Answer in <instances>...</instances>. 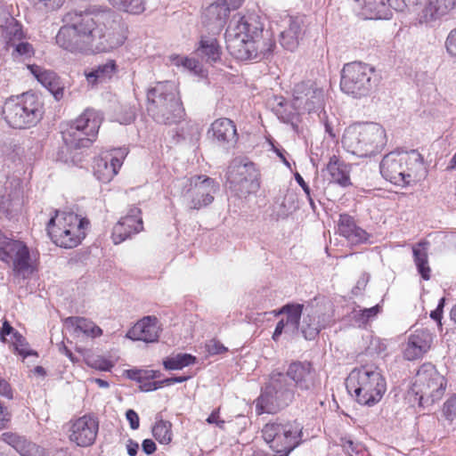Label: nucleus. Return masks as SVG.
<instances>
[{
    "instance_id": "16",
    "label": "nucleus",
    "mask_w": 456,
    "mask_h": 456,
    "mask_svg": "<svg viewBox=\"0 0 456 456\" xmlns=\"http://www.w3.org/2000/svg\"><path fill=\"white\" fill-rule=\"evenodd\" d=\"M333 322L332 305L324 298H314L305 307L300 331L305 339L313 340Z\"/></svg>"
},
{
    "instance_id": "31",
    "label": "nucleus",
    "mask_w": 456,
    "mask_h": 456,
    "mask_svg": "<svg viewBox=\"0 0 456 456\" xmlns=\"http://www.w3.org/2000/svg\"><path fill=\"white\" fill-rule=\"evenodd\" d=\"M284 22L286 27L280 34V43L284 49L293 52L302 36L303 21L299 18L289 17Z\"/></svg>"
},
{
    "instance_id": "55",
    "label": "nucleus",
    "mask_w": 456,
    "mask_h": 456,
    "mask_svg": "<svg viewBox=\"0 0 456 456\" xmlns=\"http://www.w3.org/2000/svg\"><path fill=\"white\" fill-rule=\"evenodd\" d=\"M206 346L209 354H219L227 350L223 344L214 339L210 340Z\"/></svg>"
},
{
    "instance_id": "42",
    "label": "nucleus",
    "mask_w": 456,
    "mask_h": 456,
    "mask_svg": "<svg viewBox=\"0 0 456 456\" xmlns=\"http://www.w3.org/2000/svg\"><path fill=\"white\" fill-rule=\"evenodd\" d=\"M152 434L160 444H168L172 440L171 423L163 419L157 421L152 428Z\"/></svg>"
},
{
    "instance_id": "4",
    "label": "nucleus",
    "mask_w": 456,
    "mask_h": 456,
    "mask_svg": "<svg viewBox=\"0 0 456 456\" xmlns=\"http://www.w3.org/2000/svg\"><path fill=\"white\" fill-rule=\"evenodd\" d=\"M379 168L387 181L401 187L417 183L427 174L423 158L416 150L389 152L381 160Z\"/></svg>"
},
{
    "instance_id": "48",
    "label": "nucleus",
    "mask_w": 456,
    "mask_h": 456,
    "mask_svg": "<svg viewBox=\"0 0 456 456\" xmlns=\"http://www.w3.org/2000/svg\"><path fill=\"white\" fill-rule=\"evenodd\" d=\"M18 452L20 456H44V449L28 440L25 441Z\"/></svg>"
},
{
    "instance_id": "25",
    "label": "nucleus",
    "mask_w": 456,
    "mask_h": 456,
    "mask_svg": "<svg viewBox=\"0 0 456 456\" xmlns=\"http://www.w3.org/2000/svg\"><path fill=\"white\" fill-rule=\"evenodd\" d=\"M338 232L352 245L367 243L370 239V234L358 226L354 218L348 214L339 215Z\"/></svg>"
},
{
    "instance_id": "20",
    "label": "nucleus",
    "mask_w": 456,
    "mask_h": 456,
    "mask_svg": "<svg viewBox=\"0 0 456 456\" xmlns=\"http://www.w3.org/2000/svg\"><path fill=\"white\" fill-rule=\"evenodd\" d=\"M128 154L127 148L112 150L111 153L105 157L100 156L94 159V174L102 183H109L118 174L125 158Z\"/></svg>"
},
{
    "instance_id": "19",
    "label": "nucleus",
    "mask_w": 456,
    "mask_h": 456,
    "mask_svg": "<svg viewBox=\"0 0 456 456\" xmlns=\"http://www.w3.org/2000/svg\"><path fill=\"white\" fill-rule=\"evenodd\" d=\"M68 436L71 443L79 447H88L94 444L98 431V419L92 414H85L69 420Z\"/></svg>"
},
{
    "instance_id": "49",
    "label": "nucleus",
    "mask_w": 456,
    "mask_h": 456,
    "mask_svg": "<svg viewBox=\"0 0 456 456\" xmlns=\"http://www.w3.org/2000/svg\"><path fill=\"white\" fill-rule=\"evenodd\" d=\"M65 0H37L35 5L38 10L50 12L62 6Z\"/></svg>"
},
{
    "instance_id": "53",
    "label": "nucleus",
    "mask_w": 456,
    "mask_h": 456,
    "mask_svg": "<svg viewBox=\"0 0 456 456\" xmlns=\"http://www.w3.org/2000/svg\"><path fill=\"white\" fill-rule=\"evenodd\" d=\"M445 47L448 53L456 58V28L450 31L445 41Z\"/></svg>"
},
{
    "instance_id": "10",
    "label": "nucleus",
    "mask_w": 456,
    "mask_h": 456,
    "mask_svg": "<svg viewBox=\"0 0 456 456\" xmlns=\"http://www.w3.org/2000/svg\"><path fill=\"white\" fill-rule=\"evenodd\" d=\"M102 121V117L99 111L86 109L62 130L64 143L70 149L89 147L96 138Z\"/></svg>"
},
{
    "instance_id": "32",
    "label": "nucleus",
    "mask_w": 456,
    "mask_h": 456,
    "mask_svg": "<svg viewBox=\"0 0 456 456\" xmlns=\"http://www.w3.org/2000/svg\"><path fill=\"white\" fill-rule=\"evenodd\" d=\"M64 322L77 336L82 333L86 337L94 338L102 334V330L99 326L85 317L70 316L66 318Z\"/></svg>"
},
{
    "instance_id": "22",
    "label": "nucleus",
    "mask_w": 456,
    "mask_h": 456,
    "mask_svg": "<svg viewBox=\"0 0 456 456\" xmlns=\"http://www.w3.org/2000/svg\"><path fill=\"white\" fill-rule=\"evenodd\" d=\"M434 335L427 329L416 330L408 337L403 356L408 361L422 358L433 344Z\"/></svg>"
},
{
    "instance_id": "29",
    "label": "nucleus",
    "mask_w": 456,
    "mask_h": 456,
    "mask_svg": "<svg viewBox=\"0 0 456 456\" xmlns=\"http://www.w3.org/2000/svg\"><path fill=\"white\" fill-rule=\"evenodd\" d=\"M28 69L37 80L59 101L63 97V87L61 86L59 77L56 73L47 70L37 65H28Z\"/></svg>"
},
{
    "instance_id": "2",
    "label": "nucleus",
    "mask_w": 456,
    "mask_h": 456,
    "mask_svg": "<svg viewBox=\"0 0 456 456\" xmlns=\"http://www.w3.org/2000/svg\"><path fill=\"white\" fill-rule=\"evenodd\" d=\"M264 24L256 12L236 13L225 31L226 47L230 54L240 61L254 60L273 53L275 43L261 40Z\"/></svg>"
},
{
    "instance_id": "11",
    "label": "nucleus",
    "mask_w": 456,
    "mask_h": 456,
    "mask_svg": "<svg viewBox=\"0 0 456 456\" xmlns=\"http://www.w3.org/2000/svg\"><path fill=\"white\" fill-rule=\"evenodd\" d=\"M377 86L375 69L361 61L344 65L341 71L340 88L354 98L369 95Z\"/></svg>"
},
{
    "instance_id": "18",
    "label": "nucleus",
    "mask_w": 456,
    "mask_h": 456,
    "mask_svg": "<svg viewBox=\"0 0 456 456\" xmlns=\"http://www.w3.org/2000/svg\"><path fill=\"white\" fill-rule=\"evenodd\" d=\"M324 103V90L315 81L306 80L295 85L293 106L296 110L317 113L323 110Z\"/></svg>"
},
{
    "instance_id": "60",
    "label": "nucleus",
    "mask_w": 456,
    "mask_h": 456,
    "mask_svg": "<svg viewBox=\"0 0 456 456\" xmlns=\"http://www.w3.org/2000/svg\"><path fill=\"white\" fill-rule=\"evenodd\" d=\"M286 321L284 319L280 320L276 324L274 332L273 334V339L277 341L279 337L282 334V332H286Z\"/></svg>"
},
{
    "instance_id": "35",
    "label": "nucleus",
    "mask_w": 456,
    "mask_h": 456,
    "mask_svg": "<svg viewBox=\"0 0 456 456\" xmlns=\"http://www.w3.org/2000/svg\"><path fill=\"white\" fill-rule=\"evenodd\" d=\"M326 170L330 176L331 182L342 187L351 185L348 166L340 161L336 156H332L330 159Z\"/></svg>"
},
{
    "instance_id": "24",
    "label": "nucleus",
    "mask_w": 456,
    "mask_h": 456,
    "mask_svg": "<svg viewBox=\"0 0 456 456\" xmlns=\"http://www.w3.org/2000/svg\"><path fill=\"white\" fill-rule=\"evenodd\" d=\"M352 8L358 16L366 20H388L392 17L385 0H354Z\"/></svg>"
},
{
    "instance_id": "7",
    "label": "nucleus",
    "mask_w": 456,
    "mask_h": 456,
    "mask_svg": "<svg viewBox=\"0 0 456 456\" xmlns=\"http://www.w3.org/2000/svg\"><path fill=\"white\" fill-rule=\"evenodd\" d=\"M44 105L35 94L25 93L8 98L2 108V116L10 127L28 129L35 126L44 116Z\"/></svg>"
},
{
    "instance_id": "14",
    "label": "nucleus",
    "mask_w": 456,
    "mask_h": 456,
    "mask_svg": "<svg viewBox=\"0 0 456 456\" xmlns=\"http://www.w3.org/2000/svg\"><path fill=\"white\" fill-rule=\"evenodd\" d=\"M0 260L12 268L14 276L29 279L36 271L29 249L27 245L19 240L0 235Z\"/></svg>"
},
{
    "instance_id": "50",
    "label": "nucleus",
    "mask_w": 456,
    "mask_h": 456,
    "mask_svg": "<svg viewBox=\"0 0 456 456\" xmlns=\"http://www.w3.org/2000/svg\"><path fill=\"white\" fill-rule=\"evenodd\" d=\"M3 436L4 441L10 444L12 447H13L17 452L20 451V449L27 440L25 437L13 433H4Z\"/></svg>"
},
{
    "instance_id": "54",
    "label": "nucleus",
    "mask_w": 456,
    "mask_h": 456,
    "mask_svg": "<svg viewBox=\"0 0 456 456\" xmlns=\"http://www.w3.org/2000/svg\"><path fill=\"white\" fill-rule=\"evenodd\" d=\"M275 101L277 102V108L275 109L276 115L283 122H289L291 118V114L282 111V108L285 104V99L283 97H276Z\"/></svg>"
},
{
    "instance_id": "8",
    "label": "nucleus",
    "mask_w": 456,
    "mask_h": 456,
    "mask_svg": "<svg viewBox=\"0 0 456 456\" xmlns=\"http://www.w3.org/2000/svg\"><path fill=\"white\" fill-rule=\"evenodd\" d=\"M346 389L354 395L358 403L371 407L382 399L387 391V382L377 369L363 366L349 373Z\"/></svg>"
},
{
    "instance_id": "45",
    "label": "nucleus",
    "mask_w": 456,
    "mask_h": 456,
    "mask_svg": "<svg viewBox=\"0 0 456 456\" xmlns=\"http://www.w3.org/2000/svg\"><path fill=\"white\" fill-rule=\"evenodd\" d=\"M20 203V191L15 190L7 194L0 195V210L10 213L12 208Z\"/></svg>"
},
{
    "instance_id": "26",
    "label": "nucleus",
    "mask_w": 456,
    "mask_h": 456,
    "mask_svg": "<svg viewBox=\"0 0 456 456\" xmlns=\"http://www.w3.org/2000/svg\"><path fill=\"white\" fill-rule=\"evenodd\" d=\"M456 7V0H428L419 13V21L430 25L449 14Z\"/></svg>"
},
{
    "instance_id": "40",
    "label": "nucleus",
    "mask_w": 456,
    "mask_h": 456,
    "mask_svg": "<svg viewBox=\"0 0 456 456\" xmlns=\"http://www.w3.org/2000/svg\"><path fill=\"white\" fill-rule=\"evenodd\" d=\"M168 60L171 65L192 71L195 74H198L201 71V66L200 62L193 58L172 54L168 57Z\"/></svg>"
},
{
    "instance_id": "39",
    "label": "nucleus",
    "mask_w": 456,
    "mask_h": 456,
    "mask_svg": "<svg viewBox=\"0 0 456 456\" xmlns=\"http://www.w3.org/2000/svg\"><path fill=\"white\" fill-rule=\"evenodd\" d=\"M196 362V357L190 354H177L164 359L163 366L167 370H182Z\"/></svg>"
},
{
    "instance_id": "36",
    "label": "nucleus",
    "mask_w": 456,
    "mask_h": 456,
    "mask_svg": "<svg viewBox=\"0 0 456 456\" xmlns=\"http://www.w3.org/2000/svg\"><path fill=\"white\" fill-rule=\"evenodd\" d=\"M196 53L198 56L209 63L219 61L222 53L216 38L211 37H201Z\"/></svg>"
},
{
    "instance_id": "5",
    "label": "nucleus",
    "mask_w": 456,
    "mask_h": 456,
    "mask_svg": "<svg viewBox=\"0 0 456 456\" xmlns=\"http://www.w3.org/2000/svg\"><path fill=\"white\" fill-rule=\"evenodd\" d=\"M147 100V110L157 123L176 124L184 116L177 86L172 81L158 82L148 90Z\"/></svg>"
},
{
    "instance_id": "52",
    "label": "nucleus",
    "mask_w": 456,
    "mask_h": 456,
    "mask_svg": "<svg viewBox=\"0 0 456 456\" xmlns=\"http://www.w3.org/2000/svg\"><path fill=\"white\" fill-rule=\"evenodd\" d=\"M444 414L448 420L456 419V395L444 403Z\"/></svg>"
},
{
    "instance_id": "37",
    "label": "nucleus",
    "mask_w": 456,
    "mask_h": 456,
    "mask_svg": "<svg viewBox=\"0 0 456 456\" xmlns=\"http://www.w3.org/2000/svg\"><path fill=\"white\" fill-rule=\"evenodd\" d=\"M305 305L303 304H286L279 309V313H285L286 315V332L294 333L300 330V318L305 312Z\"/></svg>"
},
{
    "instance_id": "28",
    "label": "nucleus",
    "mask_w": 456,
    "mask_h": 456,
    "mask_svg": "<svg viewBox=\"0 0 456 456\" xmlns=\"http://www.w3.org/2000/svg\"><path fill=\"white\" fill-rule=\"evenodd\" d=\"M231 9L232 8L230 5L223 4L218 0L207 7L203 17L207 26L209 27L211 31L219 33L222 30Z\"/></svg>"
},
{
    "instance_id": "41",
    "label": "nucleus",
    "mask_w": 456,
    "mask_h": 456,
    "mask_svg": "<svg viewBox=\"0 0 456 456\" xmlns=\"http://www.w3.org/2000/svg\"><path fill=\"white\" fill-rule=\"evenodd\" d=\"M114 7L126 12L139 14L145 10L144 0H108Z\"/></svg>"
},
{
    "instance_id": "46",
    "label": "nucleus",
    "mask_w": 456,
    "mask_h": 456,
    "mask_svg": "<svg viewBox=\"0 0 456 456\" xmlns=\"http://www.w3.org/2000/svg\"><path fill=\"white\" fill-rule=\"evenodd\" d=\"M14 47L12 52V56L14 58L22 57L24 59L30 58L34 54V48L31 44L28 42L19 41L14 45H11Z\"/></svg>"
},
{
    "instance_id": "33",
    "label": "nucleus",
    "mask_w": 456,
    "mask_h": 456,
    "mask_svg": "<svg viewBox=\"0 0 456 456\" xmlns=\"http://www.w3.org/2000/svg\"><path fill=\"white\" fill-rule=\"evenodd\" d=\"M0 37L7 48L14 45L24 37L21 25L13 17H7L0 25Z\"/></svg>"
},
{
    "instance_id": "6",
    "label": "nucleus",
    "mask_w": 456,
    "mask_h": 456,
    "mask_svg": "<svg viewBox=\"0 0 456 456\" xmlns=\"http://www.w3.org/2000/svg\"><path fill=\"white\" fill-rule=\"evenodd\" d=\"M386 144V131L377 123L349 126L342 137L344 149L359 158L375 156L383 151Z\"/></svg>"
},
{
    "instance_id": "51",
    "label": "nucleus",
    "mask_w": 456,
    "mask_h": 456,
    "mask_svg": "<svg viewBox=\"0 0 456 456\" xmlns=\"http://www.w3.org/2000/svg\"><path fill=\"white\" fill-rule=\"evenodd\" d=\"M88 365L100 370H110L112 368V363L101 356L91 358L87 360Z\"/></svg>"
},
{
    "instance_id": "64",
    "label": "nucleus",
    "mask_w": 456,
    "mask_h": 456,
    "mask_svg": "<svg viewBox=\"0 0 456 456\" xmlns=\"http://www.w3.org/2000/svg\"><path fill=\"white\" fill-rule=\"evenodd\" d=\"M138 449H139V444L137 442H135L132 439H129L127 441L126 450H127V453L129 456H135L137 454Z\"/></svg>"
},
{
    "instance_id": "17",
    "label": "nucleus",
    "mask_w": 456,
    "mask_h": 456,
    "mask_svg": "<svg viewBox=\"0 0 456 456\" xmlns=\"http://www.w3.org/2000/svg\"><path fill=\"white\" fill-rule=\"evenodd\" d=\"M182 197L191 209H200L210 205L219 184L206 175H194L182 182Z\"/></svg>"
},
{
    "instance_id": "21",
    "label": "nucleus",
    "mask_w": 456,
    "mask_h": 456,
    "mask_svg": "<svg viewBox=\"0 0 456 456\" xmlns=\"http://www.w3.org/2000/svg\"><path fill=\"white\" fill-rule=\"evenodd\" d=\"M141 214L139 208L132 207L126 215L119 219L112 229L111 237L114 244H120L143 229Z\"/></svg>"
},
{
    "instance_id": "3",
    "label": "nucleus",
    "mask_w": 456,
    "mask_h": 456,
    "mask_svg": "<svg viewBox=\"0 0 456 456\" xmlns=\"http://www.w3.org/2000/svg\"><path fill=\"white\" fill-rule=\"evenodd\" d=\"M63 20L74 24L91 52H109L122 45L126 39L124 24L111 19L110 14L69 12Z\"/></svg>"
},
{
    "instance_id": "47",
    "label": "nucleus",
    "mask_w": 456,
    "mask_h": 456,
    "mask_svg": "<svg viewBox=\"0 0 456 456\" xmlns=\"http://www.w3.org/2000/svg\"><path fill=\"white\" fill-rule=\"evenodd\" d=\"M12 339V344L14 346L15 350L19 353V354L22 355L24 358L28 355L36 354V353L28 348V343L26 342V339L19 332L13 333Z\"/></svg>"
},
{
    "instance_id": "12",
    "label": "nucleus",
    "mask_w": 456,
    "mask_h": 456,
    "mask_svg": "<svg viewBox=\"0 0 456 456\" xmlns=\"http://www.w3.org/2000/svg\"><path fill=\"white\" fill-rule=\"evenodd\" d=\"M226 182L231 191L239 197H245L260 188V172L248 159L235 158L227 168Z\"/></svg>"
},
{
    "instance_id": "23",
    "label": "nucleus",
    "mask_w": 456,
    "mask_h": 456,
    "mask_svg": "<svg viewBox=\"0 0 456 456\" xmlns=\"http://www.w3.org/2000/svg\"><path fill=\"white\" fill-rule=\"evenodd\" d=\"M161 330L159 319L156 316L148 315L139 320L127 331L126 337L132 340L153 343L158 341Z\"/></svg>"
},
{
    "instance_id": "34",
    "label": "nucleus",
    "mask_w": 456,
    "mask_h": 456,
    "mask_svg": "<svg viewBox=\"0 0 456 456\" xmlns=\"http://www.w3.org/2000/svg\"><path fill=\"white\" fill-rule=\"evenodd\" d=\"M116 71V61L114 60H108L104 63L99 64L88 70H86L85 76L88 84L95 86L110 79Z\"/></svg>"
},
{
    "instance_id": "30",
    "label": "nucleus",
    "mask_w": 456,
    "mask_h": 456,
    "mask_svg": "<svg viewBox=\"0 0 456 456\" xmlns=\"http://www.w3.org/2000/svg\"><path fill=\"white\" fill-rule=\"evenodd\" d=\"M208 134L222 144L234 145L238 140L237 130L234 123L226 118L215 120Z\"/></svg>"
},
{
    "instance_id": "62",
    "label": "nucleus",
    "mask_w": 456,
    "mask_h": 456,
    "mask_svg": "<svg viewBox=\"0 0 456 456\" xmlns=\"http://www.w3.org/2000/svg\"><path fill=\"white\" fill-rule=\"evenodd\" d=\"M9 421V413L6 407H4L0 402V429L5 428L7 422Z\"/></svg>"
},
{
    "instance_id": "13",
    "label": "nucleus",
    "mask_w": 456,
    "mask_h": 456,
    "mask_svg": "<svg viewBox=\"0 0 456 456\" xmlns=\"http://www.w3.org/2000/svg\"><path fill=\"white\" fill-rule=\"evenodd\" d=\"M302 426L297 421L267 423L262 436L273 452L288 456L301 441Z\"/></svg>"
},
{
    "instance_id": "44",
    "label": "nucleus",
    "mask_w": 456,
    "mask_h": 456,
    "mask_svg": "<svg viewBox=\"0 0 456 456\" xmlns=\"http://www.w3.org/2000/svg\"><path fill=\"white\" fill-rule=\"evenodd\" d=\"M341 446L349 456H370L362 444L355 443L351 438H342Z\"/></svg>"
},
{
    "instance_id": "38",
    "label": "nucleus",
    "mask_w": 456,
    "mask_h": 456,
    "mask_svg": "<svg viewBox=\"0 0 456 456\" xmlns=\"http://www.w3.org/2000/svg\"><path fill=\"white\" fill-rule=\"evenodd\" d=\"M428 242H419L412 248L413 260L418 273L423 280L430 279L431 269L428 265Z\"/></svg>"
},
{
    "instance_id": "15",
    "label": "nucleus",
    "mask_w": 456,
    "mask_h": 456,
    "mask_svg": "<svg viewBox=\"0 0 456 456\" xmlns=\"http://www.w3.org/2000/svg\"><path fill=\"white\" fill-rule=\"evenodd\" d=\"M446 388V380L432 364L422 365L415 378L411 391L416 395L419 404L435 403L440 400Z\"/></svg>"
},
{
    "instance_id": "58",
    "label": "nucleus",
    "mask_w": 456,
    "mask_h": 456,
    "mask_svg": "<svg viewBox=\"0 0 456 456\" xmlns=\"http://www.w3.org/2000/svg\"><path fill=\"white\" fill-rule=\"evenodd\" d=\"M14 332H16V331L11 326V324L7 321H4L3 322V326L0 330V340H2L3 342H5L6 341L5 337L10 336V335H12V338H13Z\"/></svg>"
},
{
    "instance_id": "43",
    "label": "nucleus",
    "mask_w": 456,
    "mask_h": 456,
    "mask_svg": "<svg viewBox=\"0 0 456 456\" xmlns=\"http://www.w3.org/2000/svg\"><path fill=\"white\" fill-rule=\"evenodd\" d=\"M380 312V306L376 305L370 308L364 309H354L352 312V319L357 323L359 326L367 323L370 320L375 318L378 314Z\"/></svg>"
},
{
    "instance_id": "56",
    "label": "nucleus",
    "mask_w": 456,
    "mask_h": 456,
    "mask_svg": "<svg viewBox=\"0 0 456 456\" xmlns=\"http://www.w3.org/2000/svg\"><path fill=\"white\" fill-rule=\"evenodd\" d=\"M126 418L129 422L130 428L134 430L137 429L140 426V419L138 414L132 409L127 410Z\"/></svg>"
},
{
    "instance_id": "63",
    "label": "nucleus",
    "mask_w": 456,
    "mask_h": 456,
    "mask_svg": "<svg viewBox=\"0 0 456 456\" xmlns=\"http://www.w3.org/2000/svg\"><path fill=\"white\" fill-rule=\"evenodd\" d=\"M141 373H142V369H131V370H127L126 371V377L129 379L134 380L138 383H141Z\"/></svg>"
},
{
    "instance_id": "1",
    "label": "nucleus",
    "mask_w": 456,
    "mask_h": 456,
    "mask_svg": "<svg viewBox=\"0 0 456 456\" xmlns=\"http://www.w3.org/2000/svg\"><path fill=\"white\" fill-rule=\"evenodd\" d=\"M287 378H289L299 390L317 393L321 389L320 379L311 362H292L286 374L280 371H273L270 374L269 381L256 400V411L258 415L276 413L292 403L295 390L288 383Z\"/></svg>"
},
{
    "instance_id": "61",
    "label": "nucleus",
    "mask_w": 456,
    "mask_h": 456,
    "mask_svg": "<svg viewBox=\"0 0 456 456\" xmlns=\"http://www.w3.org/2000/svg\"><path fill=\"white\" fill-rule=\"evenodd\" d=\"M142 448L144 453L151 455L156 451V444L151 439H144L142 444Z\"/></svg>"
},
{
    "instance_id": "27",
    "label": "nucleus",
    "mask_w": 456,
    "mask_h": 456,
    "mask_svg": "<svg viewBox=\"0 0 456 456\" xmlns=\"http://www.w3.org/2000/svg\"><path fill=\"white\" fill-rule=\"evenodd\" d=\"M65 23L56 35L57 45L69 52L88 51L87 45L84 43L74 24L71 22Z\"/></svg>"
},
{
    "instance_id": "59",
    "label": "nucleus",
    "mask_w": 456,
    "mask_h": 456,
    "mask_svg": "<svg viewBox=\"0 0 456 456\" xmlns=\"http://www.w3.org/2000/svg\"><path fill=\"white\" fill-rule=\"evenodd\" d=\"M0 395H3L8 399L12 398V391L9 383L0 377Z\"/></svg>"
},
{
    "instance_id": "57",
    "label": "nucleus",
    "mask_w": 456,
    "mask_h": 456,
    "mask_svg": "<svg viewBox=\"0 0 456 456\" xmlns=\"http://www.w3.org/2000/svg\"><path fill=\"white\" fill-rule=\"evenodd\" d=\"M389 10L394 9L396 12H403L409 5H411L406 0H387Z\"/></svg>"
},
{
    "instance_id": "9",
    "label": "nucleus",
    "mask_w": 456,
    "mask_h": 456,
    "mask_svg": "<svg viewBox=\"0 0 456 456\" xmlns=\"http://www.w3.org/2000/svg\"><path fill=\"white\" fill-rule=\"evenodd\" d=\"M89 221L72 212L56 211L47 224V233L53 242L61 248L77 247L86 237Z\"/></svg>"
}]
</instances>
